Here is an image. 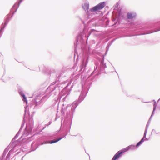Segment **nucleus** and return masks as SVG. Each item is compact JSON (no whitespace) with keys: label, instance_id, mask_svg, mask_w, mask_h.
<instances>
[{"label":"nucleus","instance_id":"obj_4","mask_svg":"<svg viewBox=\"0 0 160 160\" xmlns=\"http://www.w3.org/2000/svg\"><path fill=\"white\" fill-rule=\"evenodd\" d=\"M136 16L135 14L128 13L127 15V18L129 19H131L134 18Z\"/></svg>","mask_w":160,"mask_h":160},{"label":"nucleus","instance_id":"obj_6","mask_svg":"<svg viewBox=\"0 0 160 160\" xmlns=\"http://www.w3.org/2000/svg\"><path fill=\"white\" fill-rule=\"evenodd\" d=\"M84 6L85 7L86 9L88 10L89 9V5L88 4H86L84 5Z\"/></svg>","mask_w":160,"mask_h":160},{"label":"nucleus","instance_id":"obj_2","mask_svg":"<svg viewBox=\"0 0 160 160\" xmlns=\"http://www.w3.org/2000/svg\"><path fill=\"white\" fill-rule=\"evenodd\" d=\"M105 6L104 2H102L98 4V5L93 7L92 10V11H95L101 10Z\"/></svg>","mask_w":160,"mask_h":160},{"label":"nucleus","instance_id":"obj_9","mask_svg":"<svg viewBox=\"0 0 160 160\" xmlns=\"http://www.w3.org/2000/svg\"><path fill=\"white\" fill-rule=\"evenodd\" d=\"M21 0V1H22V0Z\"/></svg>","mask_w":160,"mask_h":160},{"label":"nucleus","instance_id":"obj_1","mask_svg":"<svg viewBox=\"0 0 160 160\" xmlns=\"http://www.w3.org/2000/svg\"><path fill=\"white\" fill-rule=\"evenodd\" d=\"M134 147L135 146L134 145H130L126 148L122 149V150L119 151L117 152L114 156L115 157V158H116L117 159L122 155V153L123 152H127L130 149H132L134 148Z\"/></svg>","mask_w":160,"mask_h":160},{"label":"nucleus","instance_id":"obj_3","mask_svg":"<svg viewBox=\"0 0 160 160\" xmlns=\"http://www.w3.org/2000/svg\"><path fill=\"white\" fill-rule=\"evenodd\" d=\"M62 138H60L57 139H56V140H52L50 141H46L45 142H42L41 144L43 145V144L48 143H50V144L54 143L56 142H58V141H59Z\"/></svg>","mask_w":160,"mask_h":160},{"label":"nucleus","instance_id":"obj_8","mask_svg":"<svg viewBox=\"0 0 160 160\" xmlns=\"http://www.w3.org/2000/svg\"><path fill=\"white\" fill-rule=\"evenodd\" d=\"M116 159H117L116 158H115V157L114 156L112 160H116Z\"/></svg>","mask_w":160,"mask_h":160},{"label":"nucleus","instance_id":"obj_7","mask_svg":"<svg viewBox=\"0 0 160 160\" xmlns=\"http://www.w3.org/2000/svg\"><path fill=\"white\" fill-rule=\"evenodd\" d=\"M22 97H23V100L24 101H26L27 100H26V98L25 97V96L24 95H22Z\"/></svg>","mask_w":160,"mask_h":160},{"label":"nucleus","instance_id":"obj_5","mask_svg":"<svg viewBox=\"0 0 160 160\" xmlns=\"http://www.w3.org/2000/svg\"><path fill=\"white\" fill-rule=\"evenodd\" d=\"M143 138H142L141 140V141L139 142L137 144V145H136V146L137 147L139 145H140L141 143H142L143 142Z\"/></svg>","mask_w":160,"mask_h":160}]
</instances>
